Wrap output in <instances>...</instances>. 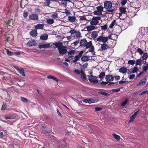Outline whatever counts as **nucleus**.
<instances>
[{
  "label": "nucleus",
  "instance_id": "nucleus-1",
  "mask_svg": "<svg viewBox=\"0 0 148 148\" xmlns=\"http://www.w3.org/2000/svg\"><path fill=\"white\" fill-rule=\"evenodd\" d=\"M79 44L80 46L85 47L86 49L89 48L88 50L89 52L92 53L94 51V47L91 41L88 42L86 38H83L80 41Z\"/></svg>",
  "mask_w": 148,
  "mask_h": 148
},
{
  "label": "nucleus",
  "instance_id": "nucleus-2",
  "mask_svg": "<svg viewBox=\"0 0 148 148\" xmlns=\"http://www.w3.org/2000/svg\"><path fill=\"white\" fill-rule=\"evenodd\" d=\"M53 46L54 48H57L58 49L59 53L61 55L64 54L67 52V47L63 46L62 42L53 43L51 47Z\"/></svg>",
  "mask_w": 148,
  "mask_h": 148
},
{
  "label": "nucleus",
  "instance_id": "nucleus-3",
  "mask_svg": "<svg viewBox=\"0 0 148 148\" xmlns=\"http://www.w3.org/2000/svg\"><path fill=\"white\" fill-rule=\"evenodd\" d=\"M91 19L90 22V25H96L99 23V21L101 20V18L99 16H94Z\"/></svg>",
  "mask_w": 148,
  "mask_h": 148
},
{
  "label": "nucleus",
  "instance_id": "nucleus-4",
  "mask_svg": "<svg viewBox=\"0 0 148 148\" xmlns=\"http://www.w3.org/2000/svg\"><path fill=\"white\" fill-rule=\"evenodd\" d=\"M88 80L90 82L95 84H97L98 82L97 77L92 75L88 76Z\"/></svg>",
  "mask_w": 148,
  "mask_h": 148
},
{
  "label": "nucleus",
  "instance_id": "nucleus-5",
  "mask_svg": "<svg viewBox=\"0 0 148 148\" xmlns=\"http://www.w3.org/2000/svg\"><path fill=\"white\" fill-rule=\"evenodd\" d=\"M104 8L106 9H110L112 7V3L111 1H106L104 2Z\"/></svg>",
  "mask_w": 148,
  "mask_h": 148
},
{
  "label": "nucleus",
  "instance_id": "nucleus-6",
  "mask_svg": "<svg viewBox=\"0 0 148 148\" xmlns=\"http://www.w3.org/2000/svg\"><path fill=\"white\" fill-rule=\"evenodd\" d=\"M29 19L32 20H38V16L36 14H32L29 16Z\"/></svg>",
  "mask_w": 148,
  "mask_h": 148
},
{
  "label": "nucleus",
  "instance_id": "nucleus-7",
  "mask_svg": "<svg viewBox=\"0 0 148 148\" xmlns=\"http://www.w3.org/2000/svg\"><path fill=\"white\" fill-rule=\"evenodd\" d=\"M36 44V41L34 40H31L28 41L27 43V45L29 47L35 45Z\"/></svg>",
  "mask_w": 148,
  "mask_h": 148
},
{
  "label": "nucleus",
  "instance_id": "nucleus-8",
  "mask_svg": "<svg viewBox=\"0 0 148 148\" xmlns=\"http://www.w3.org/2000/svg\"><path fill=\"white\" fill-rule=\"evenodd\" d=\"M105 78L106 81H108L109 82L113 81L114 77L112 75H108L106 76Z\"/></svg>",
  "mask_w": 148,
  "mask_h": 148
},
{
  "label": "nucleus",
  "instance_id": "nucleus-9",
  "mask_svg": "<svg viewBox=\"0 0 148 148\" xmlns=\"http://www.w3.org/2000/svg\"><path fill=\"white\" fill-rule=\"evenodd\" d=\"M16 70L23 76H25V71L23 69H20L17 67H14Z\"/></svg>",
  "mask_w": 148,
  "mask_h": 148
},
{
  "label": "nucleus",
  "instance_id": "nucleus-10",
  "mask_svg": "<svg viewBox=\"0 0 148 148\" xmlns=\"http://www.w3.org/2000/svg\"><path fill=\"white\" fill-rule=\"evenodd\" d=\"M109 48V46L106 43L101 45V49L103 50L106 51Z\"/></svg>",
  "mask_w": 148,
  "mask_h": 148
},
{
  "label": "nucleus",
  "instance_id": "nucleus-11",
  "mask_svg": "<svg viewBox=\"0 0 148 148\" xmlns=\"http://www.w3.org/2000/svg\"><path fill=\"white\" fill-rule=\"evenodd\" d=\"M86 28L87 29V31L88 32H90L93 30L97 29V27H95L94 25H91L90 26L87 27Z\"/></svg>",
  "mask_w": 148,
  "mask_h": 148
},
{
  "label": "nucleus",
  "instance_id": "nucleus-12",
  "mask_svg": "<svg viewBox=\"0 0 148 148\" xmlns=\"http://www.w3.org/2000/svg\"><path fill=\"white\" fill-rule=\"evenodd\" d=\"M80 77L84 81L86 79V74L82 70H81L80 71Z\"/></svg>",
  "mask_w": 148,
  "mask_h": 148
},
{
  "label": "nucleus",
  "instance_id": "nucleus-13",
  "mask_svg": "<svg viewBox=\"0 0 148 148\" xmlns=\"http://www.w3.org/2000/svg\"><path fill=\"white\" fill-rule=\"evenodd\" d=\"M98 33V31L92 32L91 34V37L93 39H95L97 37Z\"/></svg>",
  "mask_w": 148,
  "mask_h": 148
},
{
  "label": "nucleus",
  "instance_id": "nucleus-14",
  "mask_svg": "<svg viewBox=\"0 0 148 148\" xmlns=\"http://www.w3.org/2000/svg\"><path fill=\"white\" fill-rule=\"evenodd\" d=\"M50 43H47L40 45L38 47L40 49L48 48L51 47H50Z\"/></svg>",
  "mask_w": 148,
  "mask_h": 148
},
{
  "label": "nucleus",
  "instance_id": "nucleus-15",
  "mask_svg": "<svg viewBox=\"0 0 148 148\" xmlns=\"http://www.w3.org/2000/svg\"><path fill=\"white\" fill-rule=\"evenodd\" d=\"M38 33L36 29L32 30L30 32V35L32 37H35L37 36Z\"/></svg>",
  "mask_w": 148,
  "mask_h": 148
},
{
  "label": "nucleus",
  "instance_id": "nucleus-16",
  "mask_svg": "<svg viewBox=\"0 0 148 148\" xmlns=\"http://www.w3.org/2000/svg\"><path fill=\"white\" fill-rule=\"evenodd\" d=\"M115 11L116 10L114 9H107L106 13L107 14L113 15L114 13H115Z\"/></svg>",
  "mask_w": 148,
  "mask_h": 148
},
{
  "label": "nucleus",
  "instance_id": "nucleus-17",
  "mask_svg": "<svg viewBox=\"0 0 148 148\" xmlns=\"http://www.w3.org/2000/svg\"><path fill=\"white\" fill-rule=\"evenodd\" d=\"M119 10L120 12L121 13H123V14H126L127 15V16L128 17V15H127V14L126 13V8H124L123 7H120L119 8Z\"/></svg>",
  "mask_w": 148,
  "mask_h": 148
},
{
  "label": "nucleus",
  "instance_id": "nucleus-18",
  "mask_svg": "<svg viewBox=\"0 0 148 148\" xmlns=\"http://www.w3.org/2000/svg\"><path fill=\"white\" fill-rule=\"evenodd\" d=\"M68 20L69 22L73 23L75 22L76 17L75 16H69L68 17Z\"/></svg>",
  "mask_w": 148,
  "mask_h": 148
},
{
  "label": "nucleus",
  "instance_id": "nucleus-19",
  "mask_svg": "<svg viewBox=\"0 0 148 148\" xmlns=\"http://www.w3.org/2000/svg\"><path fill=\"white\" fill-rule=\"evenodd\" d=\"M127 71V68L125 67L121 68L119 70V72L121 73L124 74Z\"/></svg>",
  "mask_w": 148,
  "mask_h": 148
},
{
  "label": "nucleus",
  "instance_id": "nucleus-20",
  "mask_svg": "<svg viewBox=\"0 0 148 148\" xmlns=\"http://www.w3.org/2000/svg\"><path fill=\"white\" fill-rule=\"evenodd\" d=\"M90 57L89 56H82L81 58L82 60L84 62H86L90 60Z\"/></svg>",
  "mask_w": 148,
  "mask_h": 148
},
{
  "label": "nucleus",
  "instance_id": "nucleus-21",
  "mask_svg": "<svg viewBox=\"0 0 148 148\" xmlns=\"http://www.w3.org/2000/svg\"><path fill=\"white\" fill-rule=\"evenodd\" d=\"M48 36L47 34H44L41 35L40 39L43 40H46L48 38Z\"/></svg>",
  "mask_w": 148,
  "mask_h": 148
},
{
  "label": "nucleus",
  "instance_id": "nucleus-22",
  "mask_svg": "<svg viewBox=\"0 0 148 148\" xmlns=\"http://www.w3.org/2000/svg\"><path fill=\"white\" fill-rule=\"evenodd\" d=\"M44 26V25L42 24H38L35 26V28L36 30L38 29H43Z\"/></svg>",
  "mask_w": 148,
  "mask_h": 148
},
{
  "label": "nucleus",
  "instance_id": "nucleus-23",
  "mask_svg": "<svg viewBox=\"0 0 148 148\" xmlns=\"http://www.w3.org/2000/svg\"><path fill=\"white\" fill-rule=\"evenodd\" d=\"M99 101V100L98 99H91L89 98V104L94 103H97Z\"/></svg>",
  "mask_w": 148,
  "mask_h": 148
},
{
  "label": "nucleus",
  "instance_id": "nucleus-24",
  "mask_svg": "<svg viewBox=\"0 0 148 148\" xmlns=\"http://www.w3.org/2000/svg\"><path fill=\"white\" fill-rule=\"evenodd\" d=\"M54 23V21L53 19H49L47 20V23L49 25H51Z\"/></svg>",
  "mask_w": 148,
  "mask_h": 148
},
{
  "label": "nucleus",
  "instance_id": "nucleus-25",
  "mask_svg": "<svg viewBox=\"0 0 148 148\" xmlns=\"http://www.w3.org/2000/svg\"><path fill=\"white\" fill-rule=\"evenodd\" d=\"M143 62V60L142 59L141 60V59L137 60L136 62V66H137L138 65H140Z\"/></svg>",
  "mask_w": 148,
  "mask_h": 148
},
{
  "label": "nucleus",
  "instance_id": "nucleus-26",
  "mask_svg": "<svg viewBox=\"0 0 148 148\" xmlns=\"http://www.w3.org/2000/svg\"><path fill=\"white\" fill-rule=\"evenodd\" d=\"M147 79L144 78L141 79L139 83L137 85H142L143 84H145L146 82Z\"/></svg>",
  "mask_w": 148,
  "mask_h": 148
},
{
  "label": "nucleus",
  "instance_id": "nucleus-27",
  "mask_svg": "<svg viewBox=\"0 0 148 148\" xmlns=\"http://www.w3.org/2000/svg\"><path fill=\"white\" fill-rule=\"evenodd\" d=\"M14 119V118L12 116V114L9 115L8 116H5L4 118V119L6 120L8 119Z\"/></svg>",
  "mask_w": 148,
  "mask_h": 148
},
{
  "label": "nucleus",
  "instance_id": "nucleus-28",
  "mask_svg": "<svg viewBox=\"0 0 148 148\" xmlns=\"http://www.w3.org/2000/svg\"><path fill=\"white\" fill-rule=\"evenodd\" d=\"M47 77L48 79H54V80H55V81H56L57 82L58 81V80L57 78L55 77L52 75H49Z\"/></svg>",
  "mask_w": 148,
  "mask_h": 148
},
{
  "label": "nucleus",
  "instance_id": "nucleus-29",
  "mask_svg": "<svg viewBox=\"0 0 148 148\" xmlns=\"http://www.w3.org/2000/svg\"><path fill=\"white\" fill-rule=\"evenodd\" d=\"M98 93L99 94H101L102 95H104L106 97H109L110 96V94L106 93V92H103L102 91H99L98 92Z\"/></svg>",
  "mask_w": 148,
  "mask_h": 148
},
{
  "label": "nucleus",
  "instance_id": "nucleus-30",
  "mask_svg": "<svg viewBox=\"0 0 148 148\" xmlns=\"http://www.w3.org/2000/svg\"><path fill=\"white\" fill-rule=\"evenodd\" d=\"M103 7L101 6H98L97 7V10L101 13L103 11Z\"/></svg>",
  "mask_w": 148,
  "mask_h": 148
},
{
  "label": "nucleus",
  "instance_id": "nucleus-31",
  "mask_svg": "<svg viewBox=\"0 0 148 148\" xmlns=\"http://www.w3.org/2000/svg\"><path fill=\"white\" fill-rule=\"evenodd\" d=\"M130 69L132 70V73H136L138 70V68L137 67H135L134 68H131Z\"/></svg>",
  "mask_w": 148,
  "mask_h": 148
},
{
  "label": "nucleus",
  "instance_id": "nucleus-32",
  "mask_svg": "<svg viewBox=\"0 0 148 148\" xmlns=\"http://www.w3.org/2000/svg\"><path fill=\"white\" fill-rule=\"evenodd\" d=\"M136 63V61L134 60H129L128 61V64H129L133 65Z\"/></svg>",
  "mask_w": 148,
  "mask_h": 148
},
{
  "label": "nucleus",
  "instance_id": "nucleus-33",
  "mask_svg": "<svg viewBox=\"0 0 148 148\" xmlns=\"http://www.w3.org/2000/svg\"><path fill=\"white\" fill-rule=\"evenodd\" d=\"M80 59V57L78 56L77 55L75 56V59L73 61V63H75L77 61L79 60Z\"/></svg>",
  "mask_w": 148,
  "mask_h": 148
},
{
  "label": "nucleus",
  "instance_id": "nucleus-34",
  "mask_svg": "<svg viewBox=\"0 0 148 148\" xmlns=\"http://www.w3.org/2000/svg\"><path fill=\"white\" fill-rule=\"evenodd\" d=\"M80 21H87V19L85 16H80L79 17Z\"/></svg>",
  "mask_w": 148,
  "mask_h": 148
},
{
  "label": "nucleus",
  "instance_id": "nucleus-35",
  "mask_svg": "<svg viewBox=\"0 0 148 148\" xmlns=\"http://www.w3.org/2000/svg\"><path fill=\"white\" fill-rule=\"evenodd\" d=\"M51 1V0H46L44 3V5L46 6H49Z\"/></svg>",
  "mask_w": 148,
  "mask_h": 148
},
{
  "label": "nucleus",
  "instance_id": "nucleus-36",
  "mask_svg": "<svg viewBox=\"0 0 148 148\" xmlns=\"http://www.w3.org/2000/svg\"><path fill=\"white\" fill-rule=\"evenodd\" d=\"M148 57V55L147 53H143V56L142 57V59L143 60H146Z\"/></svg>",
  "mask_w": 148,
  "mask_h": 148
},
{
  "label": "nucleus",
  "instance_id": "nucleus-37",
  "mask_svg": "<svg viewBox=\"0 0 148 148\" xmlns=\"http://www.w3.org/2000/svg\"><path fill=\"white\" fill-rule=\"evenodd\" d=\"M108 41V37H103L102 39L101 42L103 43H105Z\"/></svg>",
  "mask_w": 148,
  "mask_h": 148
},
{
  "label": "nucleus",
  "instance_id": "nucleus-38",
  "mask_svg": "<svg viewBox=\"0 0 148 148\" xmlns=\"http://www.w3.org/2000/svg\"><path fill=\"white\" fill-rule=\"evenodd\" d=\"M112 135L117 140H120V136L114 133L112 134Z\"/></svg>",
  "mask_w": 148,
  "mask_h": 148
},
{
  "label": "nucleus",
  "instance_id": "nucleus-39",
  "mask_svg": "<svg viewBox=\"0 0 148 148\" xmlns=\"http://www.w3.org/2000/svg\"><path fill=\"white\" fill-rule=\"evenodd\" d=\"M136 117L135 116H134L133 114L132 115L130 119L128 122V124H129L131 122L133 121Z\"/></svg>",
  "mask_w": 148,
  "mask_h": 148
},
{
  "label": "nucleus",
  "instance_id": "nucleus-40",
  "mask_svg": "<svg viewBox=\"0 0 148 148\" xmlns=\"http://www.w3.org/2000/svg\"><path fill=\"white\" fill-rule=\"evenodd\" d=\"M6 51L8 56H12L14 55V52L10 51L8 49H6Z\"/></svg>",
  "mask_w": 148,
  "mask_h": 148
},
{
  "label": "nucleus",
  "instance_id": "nucleus-41",
  "mask_svg": "<svg viewBox=\"0 0 148 148\" xmlns=\"http://www.w3.org/2000/svg\"><path fill=\"white\" fill-rule=\"evenodd\" d=\"M105 73L103 72H102L99 75V77L100 78L102 79L103 77L105 76Z\"/></svg>",
  "mask_w": 148,
  "mask_h": 148
},
{
  "label": "nucleus",
  "instance_id": "nucleus-42",
  "mask_svg": "<svg viewBox=\"0 0 148 148\" xmlns=\"http://www.w3.org/2000/svg\"><path fill=\"white\" fill-rule=\"evenodd\" d=\"M116 20H114L111 23L110 26H109V27L110 28H112L113 27V26L114 25L115 23Z\"/></svg>",
  "mask_w": 148,
  "mask_h": 148
},
{
  "label": "nucleus",
  "instance_id": "nucleus-43",
  "mask_svg": "<svg viewBox=\"0 0 148 148\" xmlns=\"http://www.w3.org/2000/svg\"><path fill=\"white\" fill-rule=\"evenodd\" d=\"M75 36L77 38H80L82 37L81 35V33L79 32H77V31L75 33Z\"/></svg>",
  "mask_w": 148,
  "mask_h": 148
},
{
  "label": "nucleus",
  "instance_id": "nucleus-44",
  "mask_svg": "<svg viewBox=\"0 0 148 148\" xmlns=\"http://www.w3.org/2000/svg\"><path fill=\"white\" fill-rule=\"evenodd\" d=\"M128 100L127 99H126L125 100L123 101L121 104V105L122 106H123L126 105L127 103Z\"/></svg>",
  "mask_w": 148,
  "mask_h": 148
},
{
  "label": "nucleus",
  "instance_id": "nucleus-45",
  "mask_svg": "<svg viewBox=\"0 0 148 148\" xmlns=\"http://www.w3.org/2000/svg\"><path fill=\"white\" fill-rule=\"evenodd\" d=\"M148 65V63H147V65L146 66H145L143 68V72L144 71L146 72L148 70V66H147Z\"/></svg>",
  "mask_w": 148,
  "mask_h": 148
},
{
  "label": "nucleus",
  "instance_id": "nucleus-46",
  "mask_svg": "<svg viewBox=\"0 0 148 148\" xmlns=\"http://www.w3.org/2000/svg\"><path fill=\"white\" fill-rule=\"evenodd\" d=\"M138 53H139L140 55H141L143 53V52L142 50L140 48H138L137 50Z\"/></svg>",
  "mask_w": 148,
  "mask_h": 148
},
{
  "label": "nucleus",
  "instance_id": "nucleus-47",
  "mask_svg": "<svg viewBox=\"0 0 148 148\" xmlns=\"http://www.w3.org/2000/svg\"><path fill=\"white\" fill-rule=\"evenodd\" d=\"M75 50H71L69 51L68 53L69 55H71L75 53Z\"/></svg>",
  "mask_w": 148,
  "mask_h": 148
},
{
  "label": "nucleus",
  "instance_id": "nucleus-48",
  "mask_svg": "<svg viewBox=\"0 0 148 148\" xmlns=\"http://www.w3.org/2000/svg\"><path fill=\"white\" fill-rule=\"evenodd\" d=\"M58 14L57 13H54L51 15V17L53 18H58Z\"/></svg>",
  "mask_w": 148,
  "mask_h": 148
},
{
  "label": "nucleus",
  "instance_id": "nucleus-49",
  "mask_svg": "<svg viewBox=\"0 0 148 148\" xmlns=\"http://www.w3.org/2000/svg\"><path fill=\"white\" fill-rule=\"evenodd\" d=\"M7 105L6 104H3L1 107V110H5L6 108L7 107Z\"/></svg>",
  "mask_w": 148,
  "mask_h": 148
},
{
  "label": "nucleus",
  "instance_id": "nucleus-50",
  "mask_svg": "<svg viewBox=\"0 0 148 148\" xmlns=\"http://www.w3.org/2000/svg\"><path fill=\"white\" fill-rule=\"evenodd\" d=\"M64 12L66 14V15H69L71 14V13L70 11L67 9L65 10V11Z\"/></svg>",
  "mask_w": 148,
  "mask_h": 148
},
{
  "label": "nucleus",
  "instance_id": "nucleus-51",
  "mask_svg": "<svg viewBox=\"0 0 148 148\" xmlns=\"http://www.w3.org/2000/svg\"><path fill=\"white\" fill-rule=\"evenodd\" d=\"M94 14L95 15H101L102 14V13H100L99 11L98 10H95L94 12Z\"/></svg>",
  "mask_w": 148,
  "mask_h": 148
},
{
  "label": "nucleus",
  "instance_id": "nucleus-52",
  "mask_svg": "<svg viewBox=\"0 0 148 148\" xmlns=\"http://www.w3.org/2000/svg\"><path fill=\"white\" fill-rule=\"evenodd\" d=\"M21 100L24 102H26L28 101L27 99L25 97H21Z\"/></svg>",
  "mask_w": 148,
  "mask_h": 148
},
{
  "label": "nucleus",
  "instance_id": "nucleus-53",
  "mask_svg": "<svg viewBox=\"0 0 148 148\" xmlns=\"http://www.w3.org/2000/svg\"><path fill=\"white\" fill-rule=\"evenodd\" d=\"M88 66V63H86L82 65V67L84 69H86Z\"/></svg>",
  "mask_w": 148,
  "mask_h": 148
},
{
  "label": "nucleus",
  "instance_id": "nucleus-54",
  "mask_svg": "<svg viewBox=\"0 0 148 148\" xmlns=\"http://www.w3.org/2000/svg\"><path fill=\"white\" fill-rule=\"evenodd\" d=\"M73 72L76 74H77L78 75H80V72L78 70H75L73 71Z\"/></svg>",
  "mask_w": 148,
  "mask_h": 148
},
{
  "label": "nucleus",
  "instance_id": "nucleus-55",
  "mask_svg": "<svg viewBox=\"0 0 148 148\" xmlns=\"http://www.w3.org/2000/svg\"><path fill=\"white\" fill-rule=\"evenodd\" d=\"M112 92H118L120 91V88H118L116 89H113L111 90Z\"/></svg>",
  "mask_w": 148,
  "mask_h": 148
},
{
  "label": "nucleus",
  "instance_id": "nucleus-56",
  "mask_svg": "<svg viewBox=\"0 0 148 148\" xmlns=\"http://www.w3.org/2000/svg\"><path fill=\"white\" fill-rule=\"evenodd\" d=\"M79 40H76V41L74 42H73V43H72L71 44V45H72L73 44H74V45L75 46H77L78 44H79Z\"/></svg>",
  "mask_w": 148,
  "mask_h": 148
},
{
  "label": "nucleus",
  "instance_id": "nucleus-57",
  "mask_svg": "<svg viewBox=\"0 0 148 148\" xmlns=\"http://www.w3.org/2000/svg\"><path fill=\"white\" fill-rule=\"evenodd\" d=\"M127 1L126 0H122L121 2V4L122 6H123L127 3Z\"/></svg>",
  "mask_w": 148,
  "mask_h": 148
},
{
  "label": "nucleus",
  "instance_id": "nucleus-58",
  "mask_svg": "<svg viewBox=\"0 0 148 148\" xmlns=\"http://www.w3.org/2000/svg\"><path fill=\"white\" fill-rule=\"evenodd\" d=\"M108 83L109 82H108V81H106V82H104L102 81L101 83V84L102 85H105L106 84H108Z\"/></svg>",
  "mask_w": 148,
  "mask_h": 148
},
{
  "label": "nucleus",
  "instance_id": "nucleus-59",
  "mask_svg": "<svg viewBox=\"0 0 148 148\" xmlns=\"http://www.w3.org/2000/svg\"><path fill=\"white\" fill-rule=\"evenodd\" d=\"M11 21H12L11 19H9L7 22H5L6 24L7 25L8 27V26H10L9 25L11 23Z\"/></svg>",
  "mask_w": 148,
  "mask_h": 148
},
{
  "label": "nucleus",
  "instance_id": "nucleus-60",
  "mask_svg": "<svg viewBox=\"0 0 148 148\" xmlns=\"http://www.w3.org/2000/svg\"><path fill=\"white\" fill-rule=\"evenodd\" d=\"M102 38L103 36H98L97 39V41H98L101 42Z\"/></svg>",
  "mask_w": 148,
  "mask_h": 148
},
{
  "label": "nucleus",
  "instance_id": "nucleus-61",
  "mask_svg": "<svg viewBox=\"0 0 148 148\" xmlns=\"http://www.w3.org/2000/svg\"><path fill=\"white\" fill-rule=\"evenodd\" d=\"M101 28L102 30H105L107 28V25H104L101 26Z\"/></svg>",
  "mask_w": 148,
  "mask_h": 148
},
{
  "label": "nucleus",
  "instance_id": "nucleus-62",
  "mask_svg": "<svg viewBox=\"0 0 148 148\" xmlns=\"http://www.w3.org/2000/svg\"><path fill=\"white\" fill-rule=\"evenodd\" d=\"M76 31L75 29H72L69 32V33L71 34V35H72L74 33L75 34V32H76Z\"/></svg>",
  "mask_w": 148,
  "mask_h": 148
},
{
  "label": "nucleus",
  "instance_id": "nucleus-63",
  "mask_svg": "<svg viewBox=\"0 0 148 148\" xmlns=\"http://www.w3.org/2000/svg\"><path fill=\"white\" fill-rule=\"evenodd\" d=\"M145 94H147L148 95V90H145V91H144L143 92L141 93L140 94H139V95H143Z\"/></svg>",
  "mask_w": 148,
  "mask_h": 148
},
{
  "label": "nucleus",
  "instance_id": "nucleus-64",
  "mask_svg": "<svg viewBox=\"0 0 148 148\" xmlns=\"http://www.w3.org/2000/svg\"><path fill=\"white\" fill-rule=\"evenodd\" d=\"M84 51H80L79 53L77 55L79 57H81L82 56V54L84 53Z\"/></svg>",
  "mask_w": 148,
  "mask_h": 148
}]
</instances>
